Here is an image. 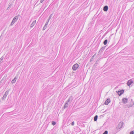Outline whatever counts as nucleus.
<instances>
[{
    "mask_svg": "<svg viewBox=\"0 0 134 134\" xmlns=\"http://www.w3.org/2000/svg\"><path fill=\"white\" fill-rule=\"evenodd\" d=\"M97 117H98V116L97 115H96L94 116V120L95 121H97Z\"/></svg>",
    "mask_w": 134,
    "mask_h": 134,
    "instance_id": "9",
    "label": "nucleus"
},
{
    "mask_svg": "<svg viewBox=\"0 0 134 134\" xmlns=\"http://www.w3.org/2000/svg\"><path fill=\"white\" fill-rule=\"evenodd\" d=\"M107 43V40H105L104 41V45H106Z\"/></svg>",
    "mask_w": 134,
    "mask_h": 134,
    "instance_id": "11",
    "label": "nucleus"
},
{
    "mask_svg": "<svg viewBox=\"0 0 134 134\" xmlns=\"http://www.w3.org/2000/svg\"><path fill=\"white\" fill-rule=\"evenodd\" d=\"M124 90H121L120 91L118 92V94L119 96L121 95L124 92Z\"/></svg>",
    "mask_w": 134,
    "mask_h": 134,
    "instance_id": "4",
    "label": "nucleus"
},
{
    "mask_svg": "<svg viewBox=\"0 0 134 134\" xmlns=\"http://www.w3.org/2000/svg\"><path fill=\"white\" fill-rule=\"evenodd\" d=\"M103 134H108V131H105Z\"/></svg>",
    "mask_w": 134,
    "mask_h": 134,
    "instance_id": "13",
    "label": "nucleus"
},
{
    "mask_svg": "<svg viewBox=\"0 0 134 134\" xmlns=\"http://www.w3.org/2000/svg\"><path fill=\"white\" fill-rule=\"evenodd\" d=\"M134 132L133 131H131L130 132V134H133Z\"/></svg>",
    "mask_w": 134,
    "mask_h": 134,
    "instance_id": "14",
    "label": "nucleus"
},
{
    "mask_svg": "<svg viewBox=\"0 0 134 134\" xmlns=\"http://www.w3.org/2000/svg\"><path fill=\"white\" fill-rule=\"evenodd\" d=\"M79 66L77 64H74L72 67V69L74 70H76L79 67Z\"/></svg>",
    "mask_w": 134,
    "mask_h": 134,
    "instance_id": "2",
    "label": "nucleus"
},
{
    "mask_svg": "<svg viewBox=\"0 0 134 134\" xmlns=\"http://www.w3.org/2000/svg\"><path fill=\"white\" fill-rule=\"evenodd\" d=\"M127 101V99L126 98H124L122 99V102L124 103H126Z\"/></svg>",
    "mask_w": 134,
    "mask_h": 134,
    "instance_id": "7",
    "label": "nucleus"
},
{
    "mask_svg": "<svg viewBox=\"0 0 134 134\" xmlns=\"http://www.w3.org/2000/svg\"><path fill=\"white\" fill-rule=\"evenodd\" d=\"M56 123L54 121H53L52 122V124L53 125H54Z\"/></svg>",
    "mask_w": 134,
    "mask_h": 134,
    "instance_id": "12",
    "label": "nucleus"
},
{
    "mask_svg": "<svg viewBox=\"0 0 134 134\" xmlns=\"http://www.w3.org/2000/svg\"><path fill=\"white\" fill-rule=\"evenodd\" d=\"M123 125V122H120L118 124V126L116 127L117 129H120L122 127Z\"/></svg>",
    "mask_w": 134,
    "mask_h": 134,
    "instance_id": "1",
    "label": "nucleus"
},
{
    "mask_svg": "<svg viewBox=\"0 0 134 134\" xmlns=\"http://www.w3.org/2000/svg\"><path fill=\"white\" fill-rule=\"evenodd\" d=\"M132 83V81L131 80H130L128 81L127 83V84L128 86H130Z\"/></svg>",
    "mask_w": 134,
    "mask_h": 134,
    "instance_id": "6",
    "label": "nucleus"
},
{
    "mask_svg": "<svg viewBox=\"0 0 134 134\" xmlns=\"http://www.w3.org/2000/svg\"><path fill=\"white\" fill-rule=\"evenodd\" d=\"M16 80V79L15 78H14L12 81V83H14L15 82Z\"/></svg>",
    "mask_w": 134,
    "mask_h": 134,
    "instance_id": "10",
    "label": "nucleus"
},
{
    "mask_svg": "<svg viewBox=\"0 0 134 134\" xmlns=\"http://www.w3.org/2000/svg\"><path fill=\"white\" fill-rule=\"evenodd\" d=\"M108 9V7L107 6H105L103 8V10L104 11H107Z\"/></svg>",
    "mask_w": 134,
    "mask_h": 134,
    "instance_id": "8",
    "label": "nucleus"
},
{
    "mask_svg": "<svg viewBox=\"0 0 134 134\" xmlns=\"http://www.w3.org/2000/svg\"><path fill=\"white\" fill-rule=\"evenodd\" d=\"M34 23H32V24Z\"/></svg>",
    "mask_w": 134,
    "mask_h": 134,
    "instance_id": "17",
    "label": "nucleus"
},
{
    "mask_svg": "<svg viewBox=\"0 0 134 134\" xmlns=\"http://www.w3.org/2000/svg\"><path fill=\"white\" fill-rule=\"evenodd\" d=\"M44 0H41V3H42L43 2V1Z\"/></svg>",
    "mask_w": 134,
    "mask_h": 134,
    "instance_id": "16",
    "label": "nucleus"
},
{
    "mask_svg": "<svg viewBox=\"0 0 134 134\" xmlns=\"http://www.w3.org/2000/svg\"><path fill=\"white\" fill-rule=\"evenodd\" d=\"M74 124V122H72V125H73Z\"/></svg>",
    "mask_w": 134,
    "mask_h": 134,
    "instance_id": "15",
    "label": "nucleus"
},
{
    "mask_svg": "<svg viewBox=\"0 0 134 134\" xmlns=\"http://www.w3.org/2000/svg\"><path fill=\"white\" fill-rule=\"evenodd\" d=\"M17 19L18 18L17 17H16L14 18L12 22L11 23V25H13L14 24V23H15V21L17 20Z\"/></svg>",
    "mask_w": 134,
    "mask_h": 134,
    "instance_id": "3",
    "label": "nucleus"
},
{
    "mask_svg": "<svg viewBox=\"0 0 134 134\" xmlns=\"http://www.w3.org/2000/svg\"><path fill=\"white\" fill-rule=\"evenodd\" d=\"M110 102V100L107 99L105 102L104 104L106 105H108Z\"/></svg>",
    "mask_w": 134,
    "mask_h": 134,
    "instance_id": "5",
    "label": "nucleus"
}]
</instances>
